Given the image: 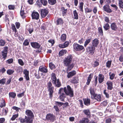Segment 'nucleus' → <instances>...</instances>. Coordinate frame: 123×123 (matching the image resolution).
I'll use <instances>...</instances> for the list:
<instances>
[{
    "instance_id": "9d476101",
    "label": "nucleus",
    "mask_w": 123,
    "mask_h": 123,
    "mask_svg": "<svg viewBox=\"0 0 123 123\" xmlns=\"http://www.w3.org/2000/svg\"><path fill=\"white\" fill-rule=\"evenodd\" d=\"M41 15L43 18L45 17L48 13V10L46 9H42L41 10Z\"/></svg>"
},
{
    "instance_id": "1a4fd4ad",
    "label": "nucleus",
    "mask_w": 123,
    "mask_h": 123,
    "mask_svg": "<svg viewBox=\"0 0 123 123\" xmlns=\"http://www.w3.org/2000/svg\"><path fill=\"white\" fill-rule=\"evenodd\" d=\"M39 71L45 73H46L48 72L47 67L45 65L40 66L39 68Z\"/></svg>"
},
{
    "instance_id": "39448f33",
    "label": "nucleus",
    "mask_w": 123,
    "mask_h": 123,
    "mask_svg": "<svg viewBox=\"0 0 123 123\" xmlns=\"http://www.w3.org/2000/svg\"><path fill=\"white\" fill-rule=\"evenodd\" d=\"M47 86L48 90L49 92V97L51 98L53 96V92L54 87L52 86V83L50 81L49 82L47 83Z\"/></svg>"
},
{
    "instance_id": "603ef678",
    "label": "nucleus",
    "mask_w": 123,
    "mask_h": 123,
    "mask_svg": "<svg viewBox=\"0 0 123 123\" xmlns=\"http://www.w3.org/2000/svg\"><path fill=\"white\" fill-rule=\"evenodd\" d=\"M40 1L42 4L44 6H46L48 2L47 0H40Z\"/></svg>"
},
{
    "instance_id": "cd10ccee",
    "label": "nucleus",
    "mask_w": 123,
    "mask_h": 123,
    "mask_svg": "<svg viewBox=\"0 0 123 123\" xmlns=\"http://www.w3.org/2000/svg\"><path fill=\"white\" fill-rule=\"evenodd\" d=\"M74 63H72L71 64H69L67 68V73H68V72L69 71L71 70L74 66Z\"/></svg>"
},
{
    "instance_id": "f257e3e1",
    "label": "nucleus",
    "mask_w": 123,
    "mask_h": 123,
    "mask_svg": "<svg viewBox=\"0 0 123 123\" xmlns=\"http://www.w3.org/2000/svg\"><path fill=\"white\" fill-rule=\"evenodd\" d=\"M58 93L60 94L59 98L62 101H64L66 95L72 97L74 96V91L70 86L67 85V87L63 88H61L59 90Z\"/></svg>"
},
{
    "instance_id": "f8f14e48",
    "label": "nucleus",
    "mask_w": 123,
    "mask_h": 123,
    "mask_svg": "<svg viewBox=\"0 0 123 123\" xmlns=\"http://www.w3.org/2000/svg\"><path fill=\"white\" fill-rule=\"evenodd\" d=\"M92 99H95L97 101L100 102L102 101V98L100 94H96Z\"/></svg>"
},
{
    "instance_id": "bb28decb",
    "label": "nucleus",
    "mask_w": 123,
    "mask_h": 123,
    "mask_svg": "<svg viewBox=\"0 0 123 123\" xmlns=\"http://www.w3.org/2000/svg\"><path fill=\"white\" fill-rule=\"evenodd\" d=\"M32 118L28 117H27L25 116V119H26L25 120V122L26 123H32L33 122Z\"/></svg>"
},
{
    "instance_id": "a878e982",
    "label": "nucleus",
    "mask_w": 123,
    "mask_h": 123,
    "mask_svg": "<svg viewBox=\"0 0 123 123\" xmlns=\"http://www.w3.org/2000/svg\"><path fill=\"white\" fill-rule=\"evenodd\" d=\"M26 30L31 34L33 31L34 29L32 26L28 25L27 27Z\"/></svg>"
},
{
    "instance_id": "423d86ee",
    "label": "nucleus",
    "mask_w": 123,
    "mask_h": 123,
    "mask_svg": "<svg viewBox=\"0 0 123 123\" xmlns=\"http://www.w3.org/2000/svg\"><path fill=\"white\" fill-rule=\"evenodd\" d=\"M46 118L47 121L53 122L55 120V116L52 114L49 113L47 115Z\"/></svg>"
},
{
    "instance_id": "f3484780",
    "label": "nucleus",
    "mask_w": 123,
    "mask_h": 123,
    "mask_svg": "<svg viewBox=\"0 0 123 123\" xmlns=\"http://www.w3.org/2000/svg\"><path fill=\"white\" fill-rule=\"evenodd\" d=\"M105 77L103 75L101 74H99L98 75V79L99 83L103 82L104 80Z\"/></svg>"
},
{
    "instance_id": "f03ea898",
    "label": "nucleus",
    "mask_w": 123,
    "mask_h": 123,
    "mask_svg": "<svg viewBox=\"0 0 123 123\" xmlns=\"http://www.w3.org/2000/svg\"><path fill=\"white\" fill-rule=\"evenodd\" d=\"M74 49L77 51L83 52L85 49L83 46L79 45L77 43H74L73 44Z\"/></svg>"
},
{
    "instance_id": "4468645a",
    "label": "nucleus",
    "mask_w": 123,
    "mask_h": 123,
    "mask_svg": "<svg viewBox=\"0 0 123 123\" xmlns=\"http://www.w3.org/2000/svg\"><path fill=\"white\" fill-rule=\"evenodd\" d=\"M103 9L104 11L108 13H111L112 12L110 8L109 5L106 4L103 7Z\"/></svg>"
},
{
    "instance_id": "37998d69",
    "label": "nucleus",
    "mask_w": 123,
    "mask_h": 123,
    "mask_svg": "<svg viewBox=\"0 0 123 123\" xmlns=\"http://www.w3.org/2000/svg\"><path fill=\"white\" fill-rule=\"evenodd\" d=\"M85 12L86 13L91 12L92 11L91 9L86 7L85 9Z\"/></svg>"
},
{
    "instance_id": "ddd939ff",
    "label": "nucleus",
    "mask_w": 123,
    "mask_h": 123,
    "mask_svg": "<svg viewBox=\"0 0 123 123\" xmlns=\"http://www.w3.org/2000/svg\"><path fill=\"white\" fill-rule=\"evenodd\" d=\"M110 27L111 29L114 31H116L117 30L118 27L115 22L112 23L110 25Z\"/></svg>"
},
{
    "instance_id": "b1692460",
    "label": "nucleus",
    "mask_w": 123,
    "mask_h": 123,
    "mask_svg": "<svg viewBox=\"0 0 123 123\" xmlns=\"http://www.w3.org/2000/svg\"><path fill=\"white\" fill-rule=\"evenodd\" d=\"M9 99L10 100L11 99L15 98L16 96V94L15 92H11L9 93Z\"/></svg>"
},
{
    "instance_id": "5fc2aeb1",
    "label": "nucleus",
    "mask_w": 123,
    "mask_h": 123,
    "mask_svg": "<svg viewBox=\"0 0 123 123\" xmlns=\"http://www.w3.org/2000/svg\"><path fill=\"white\" fill-rule=\"evenodd\" d=\"M36 4L39 7L41 6H42V4L40 0H37L36 1Z\"/></svg>"
},
{
    "instance_id": "49530a36",
    "label": "nucleus",
    "mask_w": 123,
    "mask_h": 123,
    "mask_svg": "<svg viewBox=\"0 0 123 123\" xmlns=\"http://www.w3.org/2000/svg\"><path fill=\"white\" fill-rule=\"evenodd\" d=\"M30 41L27 39H25L23 43V44L24 46H27L29 44Z\"/></svg>"
},
{
    "instance_id": "79ce46f5",
    "label": "nucleus",
    "mask_w": 123,
    "mask_h": 123,
    "mask_svg": "<svg viewBox=\"0 0 123 123\" xmlns=\"http://www.w3.org/2000/svg\"><path fill=\"white\" fill-rule=\"evenodd\" d=\"M103 27L105 31L109 30L110 28V26L108 23L105 24L103 26Z\"/></svg>"
},
{
    "instance_id": "c9c22d12",
    "label": "nucleus",
    "mask_w": 123,
    "mask_h": 123,
    "mask_svg": "<svg viewBox=\"0 0 123 123\" xmlns=\"http://www.w3.org/2000/svg\"><path fill=\"white\" fill-rule=\"evenodd\" d=\"M66 35L65 34H63L61 36V40L62 41H64L66 40Z\"/></svg>"
},
{
    "instance_id": "20e7f679",
    "label": "nucleus",
    "mask_w": 123,
    "mask_h": 123,
    "mask_svg": "<svg viewBox=\"0 0 123 123\" xmlns=\"http://www.w3.org/2000/svg\"><path fill=\"white\" fill-rule=\"evenodd\" d=\"M73 57L71 54H69L64 60V64L65 66H68L72 62Z\"/></svg>"
},
{
    "instance_id": "7c9ffc66",
    "label": "nucleus",
    "mask_w": 123,
    "mask_h": 123,
    "mask_svg": "<svg viewBox=\"0 0 123 123\" xmlns=\"http://www.w3.org/2000/svg\"><path fill=\"white\" fill-rule=\"evenodd\" d=\"M15 70L17 73H21L23 71V68L22 67L19 66L17 67Z\"/></svg>"
},
{
    "instance_id": "c756f323",
    "label": "nucleus",
    "mask_w": 123,
    "mask_h": 123,
    "mask_svg": "<svg viewBox=\"0 0 123 123\" xmlns=\"http://www.w3.org/2000/svg\"><path fill=\"white\" fill-rule=\"evenodd\" d=\"M88 119L86 117H84L79 121V123H88L89 122Z\"/></svg>"
},
{
    "instance_id": "e2e57ef3",
    "label": "nucleus",
    "mask_w": 123,
    "mask_h": 123,
    "mask_svg": "<svg viewBox=\"0 0 123 123\" xmlns=\"http://www.w3.org/2000/svg\"><path fill=\"white\" fill-rule=\"evenodd\" d=\"M34 75L36 77L37 79H39L40 78V75L39 73V71H38V73H36L34 74Z\"/></svg>"
},
{
    "instance_id": "2f4dec72",
    "label": "nucleus",
    "mask_w": 123,
    "mask_h": 123,
    "mask_svg": "<svg viewBox=\"0 0 123 123\" xmlns=\"http://www.w3.org/2000/svg\"><path fill=\"white\" fill-rule=\"evenodd\" d=\"M79 79L77 77H74L71 80V83L74 84H76L78 82Z\"/></svg>"
},
{
    "instance_id": "4d7b16f0",
    "label": "nucleus",
    "mask_w": 123,
    "mask_h": 123,
    "mask_svg": "<svg viewBox=\"0 0 123 123\" xmlns=\"http://www.w3.org/2000/svg\"><path fill=\"white\" fill-rule=\"evenodd\" d=\"M5 105L6 103L5 101L3 100L1 101L0 106L1 108H2L3 107L5 106Z\"/></svg>"
},
{
    "instance_id": "6e6552de",
    "label": "nucleus",
    "mask_w": 123,
    "mask_h": 123,
    "mask_svg": "<svg viewBox=\"0 0 123 123\" xmlns=\"http://www.w3.org/2000/svg\"><path fill=\"white\" fill-rule=\"evenodd\" d=\"M31 16L32 19L37 20L39 18V15L37 12H33L31 14Z\"/></svg>"
},
{
    "instance_id": "774afa93",
    "label": "nucleus",
    "mask_w": 123,
    "mask_h": 123,
    "mask_svg": "<svg viewBox=\"0 0 123 123\" xmlns=\"http://www.w3.org/2000/svg\"><path fill=\"white\" fill-rule=\"evenodd\" d=\"M25 119L22 118L21 117L19 118V120L20 122L22 123H24L25 122Z\"/></svg>"
},
{
    "instance_id": "412c9836",
    "label": "nucleus",
    "mask_w": 123,
    "mask_h": 123,
    "mask_svg": "<svg viewBox=\"0 0 123 123\" xmlns=\"http://www.w3.org/2000/svg\"><path fill=\"white\" fill-rule=\"evenodd\" d=\"M51 80L53 83H54L57 80L56 75L55 73H52L51 75Z\"/></svg>"
},
{
    "instance_id": "aec40b11",
    "label": "nucleus",
    "mask_w": 123,
    "mask_h": 123,
    "mask_svg": "<svg viewBox=\"0 0 123 123\" xmlns=\"http://www.w3.org/2000/svg\"><path fill=\"white\" fill-rule=\"evenodd\" d=\"M106 84L107 86V89L109 90H111L113 88L112 83V82L108 81L107 82Z\"/></svg>"
},
{
    "instance_id": "680f3d73",
    "label": "nucleus",
    "mask_w": 123,
    "mask_h": 123,
    "mask_svg": "<svg viewBox=\"0 0 123 123\" xmlns=\"http://www.w3.org/2000/svg\"><path fill=\"white\" fill-rule=\"evenodd\" d=\"M111 121V118L110 117H108L107 118L105 122L106 123H110Z\"/></svg>"
},
{
    "instance_id": "ea45409f",
    "label": "nucleus",
    "mask_w": 123,
    "mask_h": 123,
    "mask_svg": "<svg viewBox=\"0 0 123 123\" xmlns=\"http://www.w3.org/2000/svg\"><path fill=\"white\" fill-rule=\"evenodd\" d=\"M49 68L51 70L54 69L55 68V65L52 62H50L49 63Z\"/></svg>"
},
{
    "instance_id": "bf43d9fd",
    "label": "nucleus",
    "mask_w": 123,
    "mask_h": 123,
    "mask_svg": "<svg viewBox=\"0 0 123 123\" xmlns=\"http://www.w3.org/2000/svg\"><path fill=\"white\" fill-rule=\"evenodd\" d=\"M55 104L57 106L58 105L59 107H60L63 105V103L58 102L55 101Z\"/></svg>"
},
{
    "instance_id": "473e14b6",
    "label": "nucleus",
    "mask_w": 123,
    "mask_h": 123,
    "mask_svg": "<svg viewBox=\"0 0 123 123\" xmlns=\"http://www.w3.org/2000/svg\"><path fill=\"white\" fill-rule=\"evenodd\" d=\"M83 112L87 116H89L90 115V113L89 109L84 110H83Z\"/></svg>"
},
{
    "instance_id": "0e129e2a",
    "label": "nucleus",
    "mask_w": 123,
    "mask_h": 123,
    "mask_svg": "<svg viewBox=\"0 0 123 123\" xmlns=\"http://www.w3.org/2000/svg\"><path fill=\"white\" fill-rule=\"evenodd\" d=\"M11 28L13 32L17 31L16 29L14 24H12L11 25Z\"/></svg>"
},
{
    "instance_id": "6ab92c4d",
    "label": "nucleus",
    "mask_w": 123,
    "mask_h": 123,
    "mask_svg": "<svg viewBox=\"0 0 123 123\" xmlns=\"http://www.w3.org/2000/svg\"><path fill=\"white\" fill-rule=\"evenodd\" d=\"M91 95V98H92L96 94V93L94 88L90 87L89 89Z\"/></svg>"
},
{
    "instance_id": "3c124183",
    "label": "nucleus",
    "mask_w": 123,
    "mask_h": 123,
    "mask_svg": "<svg viewBox=\"0 0 123 123\" xmlns=\"http://www.w3.org/2000/svg\"><path fill=\"white\" fill-rule=\"evenodd\" d=\"M8 7L10 10H14L15 8V6L14 5H9Z\"/></svg>"
},
{
    "instance_id": "de8ad7c7",
    "label": "nucleus",
    "mask_w": 123,
    "mask_h": 123,
    "mask_svg": "<svg viewBox=\"0 0 123 123\" xmlns=\"http://www.w3.org/2000/svg\"><path fill=\"white\" fill-rule=\"evenodd\" d=\"M18 114H15L13 115L12 117L11 118V119L12 121H14L15 119L18 117Z\"/></svg>"
},
{
    "instance_id": "4c0bfd02",
    "label": "nucleus",
    "mask_w": 123,
    "mask_h": 123,
    "mask_svg": "<svg viewBox=\"0 0 123 123\" xmlns=\"http://www.w3.org/2000/svg\"><path fill=\"white\" fill-rule=\"evenodd\" d=\"M20 14L23 18H25L26 17L25 13L24 12V11L22 10V9L20 12Z\"/></svg>"
},
{
    "instance_id": "c85d7f7f",
    "label": "nucleus",
    "mask_w": 123,
    "mask_h": 123,
    "mask_svg": "<svg viewBox=\"0 0 123 123\" xmlns=\"http://www.w3.org/2000/svg\"><path fill=\"white\" fill-rule=\"evenodd\" d=\"M84 104L87 106L89 105L90 104V100L89 99L87 98L83 99Z\"/></svg>"
},
{
    "instance_id": "864d4df0",
    "label": "nucleus",
    "mask_w": 123,
    "mask_h": 123,
    "mask_svg": "<svg viewBox=\"0 0 123 123\" xmlns=\"http://www.w3.org/2000/svg\"><path fill=\"white\" fill-rule=\"evenodd\" d=\"M109 75L110 76V79L111 80H113L114 78V77L115 76V74L114 73L111 74L110 72L109 74Z\"/></svg>"
},
{
    "instance_id": "8fccbe9b",
    "label": "nucleus",
    "mask_w": 123,
    "mask_h": 123,
    "mask_svg": "<svg viewBox=\"0 0 123 123\" xmlns=\"http://www.w3.org/2000/svg\"><path fill=\"white\" fill-rule=\"evenodd\" d=\"M14 72V71L13 70L11 69H8L7 71V73L9 75H10L12 74Z\"/></svg>"
},
{
    "instance_id": "a19ab883",
    "label": "nucleus",
    "mask_w": 123,
    "mask_h": 123,
    "mask_svg": "<svg viewBox=\"0 0 123 123\" xmlns=\"http://www.w3.org/2000/svg\"><path fill=\"white\" fill-rule=\"evenodd\" d=\"M98 33L100 35H103V32L102 28L101 27H99L98 28Z\"/></svg>"
},
{
    "instance_id": "9b49d317",
    "label": "nucleus",
    "mask_w": 123,
    "mask_h": 123,
    "mask_svg": "<svg viewBox=\"0 0 123 123\" xmlns=\"http://www.w3.org/2000/svg\"><path fill=\"white\" fill-rule=\"evenodd\" d=\"M87 50L89 52V53L92 55H93L94 53V51L95 49V47L92 45H91L87 47Z\"/></svg>"
},
{
    "instance_id": "6e6d98bb",
    "label": "nucleus",
    "mask_w": 123,
    "mask_h": 123,
    "mask_svg": "<svg viewBox=\"0 0 123 123\" xmlns=\"http://www.w3.org/2000/svg\"><path fill=\"white\" fill-rule=\"evenodd\" d=\"M6 43L4 40L2 39L0 40V46H3Z\"/></svg>"
},
{
    "instance_id": "052dcab7",
    "label": "nucleus",
    "mask_w": 123,
    "mask_h": 123,
    "mask_svg": "<svg viewBox=\"0 0 123 123\" xmlns=\"http://www.w3.org/2000/svg\"><path fill=\"white\" fill-rule=\"evenodd\" d=\"M61 9L63 14H65L67 12V9H65V8L64 7H61Z\"/></svg>"
},
{
    "instance_id": "5701e85b",
    "label": "nucleus",
    "mask_w": 123,
    "mask_h": 123,
    "mask_svg": "<svg viewBox=\"0 0 123 123\" xmlns=\"http://www.w3.org/2000/svg\"><path fill=\"white\" fill-rule=\"evenodd\" d=\"M53 83L55 85V87H60L61 86V83L60 81L58 79L54 83Z\"/></svg>"
},
{
    "instance_id": "13d9d810",
    "label": "nucleus",
    "mask_w": 123,
    "mask_h": 123,
    "mask_svg": "<svg viewBox=\"0 0 123 123\" xmlns=\"http://www.w3.org/2000/svg\"><path fill=\"white\" fill-rule=\"evenodd\" d=\"M18 63L21 66H23L24 65V63L23 60L20 59H19L18 60Z\"/></svg>"
},
{
    "instance_id": "a18cd8bd",
    "label": "nucleus",
    "mask_w": 123,
    "mask_h": 123,
    "mask_svg": "<svg viewBox=\"0 0 123 123\" xmlns=\"http://www.w3.org/2000/svg\"><path fill=\"white\" fill-rule=\"evenodd\" d=\"M57 25L61 24L63 23V20L61 18H58L56 21Z\"/></svg>"
},
{
    "instance_id": "2eb2a0df",
    "label": "nucleus",
    "mask_w": 123,
    "mask_h": 123,
    "mask_svg": "<svg viewBox=\"0 0 123 123\" xmlns=\"http://www.w3.org/2000/svg\"><path fill=\"white\" fill-rule=\"evenodd\" d=\"M25 114L28 117L32 118L34 116L33 114L32 111L29 110H27L25 111Z\"/></svg>"
},
{
    "instance_id": "dca6fc26",
    "label": "nucleus",
    "mask_w": 123,
    "mask_h": 123,
    "mask_svg": "<svg viewBox=\"0 0 123 123\" xmlns=\"http://www.w3.org/2000/svg\"><path fill=\"white\" fill-rule=\"evenodd\" d=\"M23 73L25 74L24 76V77L25 78V79L27 80H29L30 78L29 77V71L26 69H25L24 70Z\"/></svg>"
},
{
    "instance_id": "338daca9",
    "label": "nucleus",
    "mask_w": 123,
    "mask_h": 123,
    "mask_svg": "<svg viewBox=\"0 0 123 123\" xmlns=\"http://www.w3.org/2000/svg\"><path fill=\"white\" fill-rule=\"evenodd\" d=\"M13 61V60L12 59H9L6 61V63L8 64H11L12 63Z\"/></svg>"
},
{
    "instance_id": "72a5a7b5",
    "label": "nucleus",
    "mask_w": 123,
    "mask_h": 123,
    "mask_svg": "<svg viewBox=\"0 0 123 123\" xmlns=\"http://www.w3.org/2000/svg\"><path fill=\"white\" fill-rule=\"evenodd\" d=\"M92 78V74H90L89 76L88 77L87 80V81L86 82V84L87 85H89L91 81V79Z\"/></svg>"
},
{
    "instance_id": "e433bc0d",
    "label": "nucleus",
    "mask_w": 123,
    "mask_h": 123,
    "mask_svg": "<svg viewBox=\"0 0 123 123\" xmlns=\"http://www.w3.org/2000/svg\"><path fill=\"white\" fill-rule=\"evenodd\" d=\"M49 4L51 5L55 4L56 2V0H48Z\"/></svg>"
},
{
    "instance_id": "a211bd4d",
    "label": "nucleus",
    "mask_w": 123,
    "mask_h": 123,
    "mask_svg": "<svg viewBox=\"0 0 123 123\" xmlns=\"http://www.w3.org/2000/svg\"><path fill=\"white\" fill-rule=\"evenodd\" d=\"M67 73V77L68 78H69L75 75L76 74V72L75 71L73 70L69 73H68V72Z\"/></svg>"
},
{
    "instance_id": "c03bdc74",
    "label": "nucleus",
    "mask_w": 123,
    "mask_h": 123,
    "mask_svg": "<svg viewBox=\"0 0 123 123\" xmlns=\"http://www.w3.org/2000/svg\"><path fill=\"white\" fill-rule=\"evenodd\" d=\"M118 5L120 8L123 9V1L122 0H119Z\"/></svg>"
},
{
    "instance_id": "393cba45",
    "label": "nucleus",
    "mask_w": 123,
    "mask_h": 123,
    "mask_svg": "<svg viewBox=\"0 0 123 123\" xmlns=\"http://www.w3.org/2000/svg\"><path fill=\"white\" fill-rule=\"evenodd\" d=\"M73 18L74 19H77L78 18V13L76 10H74L73 12Z\"/></svg>"
},
{
    "instance_id": "f704fd0d",
    "label": "nucleus",
    "mask_w": 123,
    "mask_h": 123,
    "mask_svg": "<svg viewBox=\"0 0 123 123\" xmlns=\"http://www.w3.org/2000/svg\"><path fill=\"white\" fill-rule=\"evenodd\" d=\"M67 52L66 50H61L59 52V55L60 56H62L64 54H66Z\"/></svg>"
},
{
    "instance_id": "7ed1b4c3",
    "label": "nucleus",
    "mask_w": 123,
    "mask_h": 123,
    "mask_svg": "<svg viewBox=\"0 0 123 123\" xmlns=\"http://www.w3.org/2000/svg\"><path fill=\"white\" fill-rule=\"evenodd\" d=\"M31 45L33 48L37 49L36 50V52L40 53L41 52L42 47H41V45L39 43L36 42H32L31 43Z\"/></svg>"
},
{
    "instance_id": "0eeeda50",
    "label": "nucleus",
    "mask_w": 123,
    "mask_h": 123,
    "mask_svg": "<svg viewBox=\"0 0 123 123\" xmlns=\"http://www.w3.org/2000/svg\"><path fill=\"white\" fill-rule=\"evenodd\" d=\"M7 47H5L4 48L2 51V58L4 59V60H5L6 58L7 57Z\"/></svg>"
},
{
    "instance_id": "69168bd1",
    "label": "nucleus",
    "mask_w": 123,
    "mask_h": 123,
    "mask_svg": "<svg viewBox=\"0 0 123 123\" xmlns=\"http://www.w3.org/2000/svg\"><path fill=\"white\" fill-rule=\"evenodd\" d=\"M3 111L4 113V115H6L8 112V109L7 108H5L3 109Z\"/></svg>"
},
{
    "instance_id": "09e8293b",
    "label": "nucleus",
    "mask_w": 123,
    "mask_h": 123,
    "mask_svg": "<svg viewBox=\"0 0 123 123\" xmlns=\"http://www.w3.org/2000/svg\"><path fill=\"white\" fill-rule=\"evenodd\" d=\"M111 61H108L106 63V66L108 68H110L111 65Z\"/></svg>"
},
{
    "instance_id": "4be33fe9",
    "label": "nucleus",
    "mask_w": 123,
    "mask_h": 123,
    "mask_svg": "<svg viewBox=\"0 0 123 123\" xmlns=\"http://www.w3.org/2000/svg\"><path fill=\"white\" fill-rule=\"evenodd\" d=\"M92 45L94 47H97L99 43V40L97 38H95L92 41Z\"/></svg>"
},
{
    "instance_id": "58836bf2",
    "label": "nucleus",
    "mask_w": 123,
    "mask_h": 123,
    "mask_svg": "<svg viewBox=\"0 0 123 123\" xmlns=\"http://www.w3.org/2000/svg\"><path fill=\"white\" fill-rule=\"evenodd\" d=\"M91 39L89 38L86 40L85 42L84 46L86 47V46L91 41Z\"/></svg>"
}]
</instances>
